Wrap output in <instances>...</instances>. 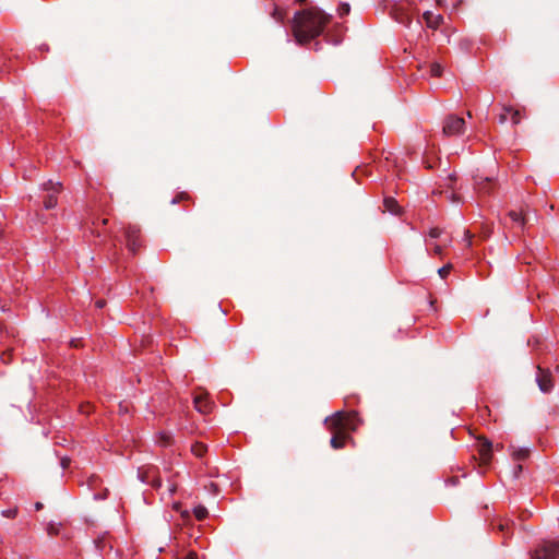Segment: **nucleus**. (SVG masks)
<instances>
[{"instance_id": "1", "label": "nucleus", "mask_w": 559, "mask_h": 559, "mask_svg": "<svg viewBox=\"0 0 559 559\" xmlns=\"http://www.w3.org/2000/svg\"><path fill=\"white\" fill-rule=\"evenodd\" d=\"M330 22V15L317 8L299 11L294 16L293 33L299 44H306L319 36Z\"/></svg>"}, {"instance_id": "2", "label": "nucleus", "mask_w": 559, "mask_h": 559, "mask_svg": "<svg viewBox=\"0 0 559 559\" xmlns=\"http://www.w3.org/2000/svg\"><path fill=\"white\" fill-rule=\"evenodd\" d=\"M328 429L334 433L331 439V445L334 449H341L345 444L347 432L355 430L358 426L356 413L336 412L333 416L325 419Z\"/></svg>"}, {"instance_id": "3", "label": "nucleus", "mask_w": 559, "mask_h": 559, "mask_svg": "<svg viewBox=\"0 0 559 559\" xmlns=\"http://www.w3.org/2000/svg\"><path fill=\"white\" fill-rule=\"evenodd\" d=\"M43 190L46 192V195L44 198V206L46 210H51L56 207L58 203L57 195L62 190L61 182H55L52 180H48L43 185Z\"/></svg>"}, {"instance_id": "4", "label": "nucleus", "mask_w": 559, "mask_h": 559, "mask_svg": "<svg viewBox=\"0 0 559 559\" xmlns=\"http://www.w3.org/2000/svg\"><path fill=\"white\" fill-rule=\"evenodd\" d=\"M414 12L415 9H412L408 2H402L394 7L392 14L397 23L408 26L412 22Z\"/></svg>"}, {"instance_id": "5", "label": "nucleus", "mask_w": 559, "mask_h": 559, "mask_svg": "<svg viewBox=\"0 0 559 559\" xmlns=\"http://www.w3.org/2000/svg\"><path fill=\"white\" fill-rule=\"evenodd\" d=\"M531 559H559V543H546L538 547Z\"/></svg>"}, {"instance_id": "6", "label": "nucleus", "mask_w": 559, "mask_h": 559, "mask_svg": "<svg viewBox=\"0 0 559 559\" xmlns=\"http://www.w3.org/2000/svg\"><path fill=\"white\" fill-rule=\"evenodd\" d=\"M465 121L457 116H449L443 124V132L447 135H457L464 131Z\"/></svg>"}, {"instance_id": "7", "label": "nucleus", "mask_w": 559, "mask_h": 559, "mask_svg": "<svg viewBox=\"0 0 559 559\" xmlns=\"http://www.w3.org/2000/svg\"><path fill=\"white\" fill-rule=\"evenodd\" d=\"M536 382L539 390L544 393H549L554 388L551 372L548 369H543L539 366H537Z\"/></svg>"}, {"instance_id": "8", "label": "nucleus", "mask_w": 559, "mask_h": 559, "mask_svg": "<svg viewBox=\"0 0 559 559\" xmlns=\"http://www.w3.org/2000/svg\"><path fill=\"white\" fill-rule=\"evenodd\" d=\"M138 476L142 483L150 484L155 488H159L162 485L160 479L156 476V468L154 466L139 468Z\"/></svg>"}, {"instance_id": "9", "label": "nucleus", "mask_w": 559, "mask_h": 559, "mask_svg": "<svg viewBox=\"0 0 559 559\" xmlns=\"http://www.w3.org/2000/svg\"><path fill=\"white\" fill-rule=\"evenodd\" d=\"M477 441L478 454L481 463L487 465L492 457V443L485 437H478Z\"/></svg>"}, {"instance_id": "10", "label": "nucleus", "mask_w": 559, "mask_h": 559, "mask_svg": "<svg viewBox=\"0 0 559 559\" xmlns=\"http://www.w3.org/2000/svg\"><path fill=\"white\" fill-rule=\"evenodd\" d=\"M126 238L129 250L135 253L136 249L140 247V229L136 226H129L126 229Z\"/></svg>"}, {"instance_id": "11", "label": "nucleus", "mask_w": 559, "mask_h": 559, "mask_svg": "<svg viewBox=\"0 0 559 559\" xmlns=\"http://www.w3.org/2000/svg\"><path fill=\"white\" fill-rule=\"evenodd\" d=\"M193 404L195 409L201 414L210 413L213 406L206 393L195 395L193 399Z\"/></svg>"}, {"instance_id": "12", "label": "nucleus", "mask_w": 559, "mask_h": 559, "mask_svg": "<svg viewBox=\"0 0 559 559\" xmlns=\"http://www.w3.org/2000/svg\"><path fill=\"white\" fill-rule=\"evenodd\" d=\"M441 163L440 157L435 151H426L421 156V166L427 169H435Z\"/></svg>"}, {"instance_id": "13", "label": "nucleus", "mask_w": 559, "mask_h": 559, "mask_svg": "<svg viewBox=\"0 0 559 559\" xmlns=\"http://www.w3.org/2000/svg\"><path fill=\"white\" fill-rule=\"evenodd\" d=\"M423 17L425 19L427 26L433 29H436L443 21V16L441 14H435L430 11L424 12Z\"/></svg>"}, {"instance_id": "14", "label": "nucleus", "mask_w": 559, "mask_h": 559, "mask_svg": "<svg viewBox=\"0 0 559 559\" xmlns=\"http://www.w3.org/2000/svg\"><path fill=\"white\" fill-rule=\"evenodd\" d=\"M491 183H492V180L489 177H484V178L479 177L475 181V185H476L478 191L483 192V193H489L490 192L489 186Z\"/></svg>"}, {"instance_id": "15", "label": "nucleus", "mask_w": 559, "mask_h": 559, "mask_svg": "<svg viewBox=\"0 0 559 559\" xmlns=\"http://www.w3.org/2000/svg\"><path fill=\"white\" fill-rule=\"evenodd\" d=\"M508 215L510 216V218L514 222V223H518L520 224L521 226H524L527 218L525 217V215L523 214V212H516L514 210L510 211L508 213Z\"/></svg>"}, {"instance_id": "16", "label": "nucleus", "mask_w": 559, "mask_h": 559, "mask_svg": "<svg viewBox=\"0 0 559 559\" xmlns=\"http://www.w3.org/2000/svg\"><path fill=\"white\" fill-rule=\"evenodd\" d=\"M513 460L515 461H524L530 455V450L528 449H513L512 448V453H511Z\"/></svg>"}, {"instance_id": "17", "label": "nucleus", "mask_w": 559, "mask_h": 559, "mask_svg": "<svg viewBox=\"0 0 559 559\" xmlns=\"http://www.w3.org/2000/svg\"><path fill=\"white\" fill-rule=\"evenodd\" d=\"M383 205L386 211H389L392 214L399 213V204L393 198H385Z\"/></svg>"}, {"instance_id": "18", "label": "nucleus", "mask_w": 559, "mask_h": 559, "mask_svg": "<svg viewBox=\"0 0 559 559\" xmlns=\"http://www.w3.org/2000/svg\"><path fill=\"white\" fill-rule=\"evenodd\" d=\"M503 111L511 114V121L513 124H519L522 119L521 111L518 109H513L512 107L503 106Z\"/></svg>"}, {"instance_id": "19", "label": "nucleus", "mask_w": 559, "mask_h": 559, "mask_svg": "<svg viewBox=\"0 0 559 559\" xmlns=\"http://www.w3.org/2000/svg\"><path fill=\"white\" fill-rule=\"evenodd\" d=\"M441 233H442V230L440 228H438V227H435V228L430 229V231L428 234V237L425 239L427 249L429 248L430 245H432L435 239L440 237Z\"/></svg>"}, {"instance_id": "20", "label": "nucleus", "mask_w": 559, "mask_h": 559, "mask_svg": "<svg viewBox=\"0 0 559 559\" xmlns=\"http://www.w3.org/2000/svg\"><path fill=\"white\" fill-rule=\"evenodd\" d=\"M191 450L195 456L201 457L206 452V447L203 443H195Z\"/></svg>"}, {"instance_id": "21", "label": "nucleus", "mask_w": 559, "mask_h": 559, "mask_svg": "<svg viewBox=\"0 0 559 559\" xmlns=\"http://www.w3.org/2000/svg\"><path fill=\"white\" fill-rule=\"evenodd\" d=\"M193 513L198 520H203L207 516V510L203 506L195 507Z\"/></svg>"}, {"instance_id": "22", "label": "nucleus", "mask_w": 559, "mask_h": 559, "mask_svg": "<svg viewBox=\"0 0 559 559\" xmlns=\"http://www.w3.org/2000/svg\"><path fill=\"white\" fill-rule=\"evenodd\" d=\"M456 180V177L455 175H447L444 177L441 178V182H439L440 186H444L447 188H451L452 187V182Z\"/></svg>"}, {"instance_id": "23", "label": "nucleus", "mask_w": 559, "mask_h": 559, "mask_svg": "<svg viewBox=\"0 0 559 559\" xmlns=\"http://www.w3.org/2000/svg\"><path fill=\"white\" fill-rule=\"evenodd\" d=\"M47 533L51 536L53 535H58L59 532H60V524L58 523H53V522H50L48 525H47Z\"/></svg>"}, {"instance_id": "24", "label": "nucleus", "mask_w": 559, "mask_h": 559, "mask_svg": "<svg viewBox=\"0 0 559 559\" xmlns=\"http://www.w3.org/2000/svg\"><path fill=\"white\" fill-rule=\"evenodd\" d=\"M442 73V67L439 63H432L430 67V74L432 76H440Z\"/></svg>"}, {"instance_id": "25", "label": "nucleus", "mask_w": 559, "mask_h": 559, "mask_svg": "<svg viewBox=\"0 0 559 559\" xmlns=\"http://www.w3.org/2000/svg\"><path fill=\"white\" fill-rule=\"evenodd\" d=\"M452 269L451 264L444 265L438 270L440 277L445 278Z\"/></svg>"}, {"instance_id": "26", "label": "nucleus", "mask_w": 559, "mask_h": 559, "mask_svg": "<svg viewBox=\"0 0 559 559\" xmlns=\"http://www.w3.org/2000/svg\"><path fill=\"white\" fill-rule=\"evenodd\" d=\"M17 514V510L16 509H7V510H3L2 511V515L4 518H9V519H14Z\"/></svg>"}, {"instance_id": "27", "label": "nucleus", "mask_w": 559, "mask_h": 559, "mask_svg": "<svg viewBox=\"0 0 559 559\" xmlns=\"http://www.w3.org/2000/svg\"><path fill=\"white\" fill-rule=\"evenodd\" d=\"M272 16L276 20V21H282L283 17H284V13L278 9V8H275L273 13H272Z\"/></svg>"}, {"instance_id": "28", "label": "nucleus", "mask_w": 559, "mask_h": 559, "mask_svg": "<svg viewBox=\"0 0 559 559\" xmlns=\"http://www.w3.org/2000/svg\"><path fill=\"white\" fill-rule=\"evenodd\" d=\"M430 248L433 250L436 254H440L442 252V247L440 245H435L432 242V245H430L428 249Z\"/></svg>"}, {"instance_id": "29", "label": "nucleus", "mask_w": 559, "mask_h": 559, "mask_svg": "<svg viewBox=\"0 0 559 559\" xmlns=\"http://www.w3.org/2000/svg\"><path fill=\"white\" fill-rule=\"evenodd\" d=\"M169 439L170 437L167 435V433H162L160 435V440L159 442L163 444V445H166L169 443Z\"/></svg>"}, {"instance_id": "30", "label": "nucleus", "mask_w": 559, "mask_h": 559, "mask_svg": "<svg viewBox=\"0 0 559 559\" xmlns=\"http://www.w3.org/2000/svg\"><path fill=\"white\" fill-rule=\"evenodd\" d=\"M338 10L341 15L347 14L349 12V5L344 3L340 7Z\"/></svg>"}, {"instance_id": "31", "label": "nucleus", "mask_w": 559, "mask_h": 559, "mask_svg": "<svg viewBox=\"0 0 559 559\" xmlns=\"http://www.w3.org/2000/svg\"><path fill=\"white\" fill-rule=\"evenodd\" d=\"M472 238L473 235L468 230H465V240L467 241V246L472 245Z\"/></svg>"}, {"instance_id": "32", "label": "nucleus", "mask_w": 559, "mask_h": 559, "mask_svg": "<svg viewBox=\"0 0 559 559\" xmlns=\"http://www.w3.org/2000/svg\"><path fill=\"white\" fill-rule=\"evenodd\" d=\"M522 469H523L522 465H521V464H518V465L514 467V472H513L514 477H518V476L521 474Z\"/></svg>"}, {"instance_id": "33", "label": "nucleus", "mask_w": 559, "mask_h": 559, "mask_svg": "<svg viewBox=\"0 0 559 559\" xmlns=\"http://www.w3.org/2000/svg\"><path fill=\"white\" fill-rule=\"evenodd\" d=\"M508 114H509V112L504 111V112H502V114L499 116V122H500V123H504V122L507 121V119H508V116H507V115H508Z\"/></svg>"}, {"instance_id": "34", "label": "nucleus", "mask_w": 559, "mask_h": 559, "mask_svg": "<svg viewBox=\"0 0 559 559\" xmlns=\"http://www.w3.org/2000/svg\"><path fill=\"white\" fill-rule=\"evenodd\" d=\"M498 528H499L501 532L508 531V530H509V523H508V522H507L506 524L500 523V524L498 525Z\"/></svg>"}, {"instance_id": "35", "label": "nucleus", "mask_w": 559, "mask_h": 559, "mask_svg": "<svg viewBox=\"0 0 559 559\" xmlns=\"http://www.w3.org/2000/svg\"><path fill=\"white\" fill-rule=\"evenodd\" d=\"M69 465H70V460L69 459L64 457V459L61 460V466H62L63 469L67 468Z\"/></svg>"}, {"instance_id": "36", "label": "nucleus", "mask_w": 559, "mask_h": 559, "mask_svg": "<svg viewBox=\"0 0 559 559\" xmlns=\"http://www.w3.org/2000/svg\"><path fill=\"white\" fill-rule=\"evenodd\" d=\"M105 306V300H97L96 301V307L97 308H103Z\"/></svg>"}, {"instance_id": "37", "label": "nucleus", "mask_w": 559, "mask_h": 559, "mask_svg": "<svg viewBox=\"0 0 559 559\" xmlns=\"http://www.w3.org/2000/svg\"><path fill=\"white\" fill-rule=\"evenodd\" d=\"M183 559H197V556L194 554H189Z\"/></svg>"}, {"instance_id": "38", "label": "nucleus", "mask_w": 559, "mask_h": 559, "mask_svg": "<svg viewBox=\"0 0 559 559\" xmlns=\"http://www.w3.org/2000/svg\"><path fill=\"white\" fill-rule=\"evenodd\" d=\"M36 510H40L43 508V504L40 502H37L35 504Z\"/></svg>"}, {"instance_id": "39", "label": "nucleus", "mask_w": 559, "mask_h": 559, "mask_svg": "<svg viewBox=\"0 0 559 559\" xmlns=\"http://www.w3.org/2000/svg\"><path fill=\"white\" fill-rule=\"evenodd\" d=\"M176 488L174 486L169 487V493L173 495L175 492Z\"/></svg>"}, {"instance_id": "40", "label": "nucleus", "mask_w": 559, "mask_h": 559, "mask_svg": "<svg viewBox=\"0 0 559 559\" xmlns=\"http://www.w3.org/2000/svg\"><path fill=\"white\" fill-rule=\"evenodd\" d=\"M453 201H459V198L455 194H452Z\"/></svg>"}, {"instance_id": "41", "label": "nucleus", "mask_w": 559, "mask_h": 559, "mask_svg": "<svg viewBox=\"0 0 559 559\" xmlns=\"http://www.w3.org/2000/svg\"><path fill=\"white\" fill-rule=\"evenodd\" d=\"M102 224L106 225L107 224V219H102Z\"/></svg>"}]
</instances>
